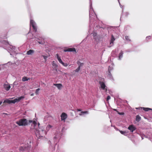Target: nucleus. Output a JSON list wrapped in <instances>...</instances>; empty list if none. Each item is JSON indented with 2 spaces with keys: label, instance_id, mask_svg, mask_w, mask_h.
<instances>
[{
  "label": "nucleus",
  "instance_id": "obj_11",
  "mask_svg": "<svg viewBox=\"0 0 152 152\" xmlns=\"http://www.w3.org/2000/svg\"><path fill=\"white\" fill-rule=\"evenodd\" d=\"M65 52H75L76 50L75 48H69L66 50H64Z\"/></svg>",
  "mask_w": 152,
  "mask_h": 152
},
{
  "label": "nucleus",
  "instance_id": "obj_9",
  "mask_svg": "<svg viewBox=\"0 0 152 152\" xmlns=\"http://www.w3.org/2000/svg\"><path fill=\"white\" fill-rule=\"evenodd\" d=\"M128 129L130 130V131L133 132L134 130H135V127L133 125H130L128 127Z\"/></svg>",
  "mask_w": 152,
  "mask_h": 152
},
{
  "label": "nucleus",
  "instance_id": "obj_18",
  "mask_svg": "<svg viewBox=\"0 0 152 152\" xmlns=\"http://www.w3.org/2000/svg\"><path fill=\"white\" fill-rule=\"evenodd\" d=\"M29 79V78H28L26 77H23L22 79V80L23 81H27Z\"/></svg>",
  "mask_w": 152,
  "mask_h": 152
},
{
  "label": "nucleus",
  "instance_id": "obj_7",
  "mask_svg": "<svg viewBox=\"0 0 152 152\" xmlns=\"http://www.w3.org/2000/svg\"><path fill=\"white\" fill-rule=\"evenodd\" d=\"M77 63L79 66L75 70V72H78L80 69V66L83 65V64L80 63L79 61H77Z\"/></svg>",
  "mask_w": 152,
  "mask_h": 152
},
{
  "label": "nucleus",
  "instance_id": "obj_28",
  "mask_svg": "<svg viewBox=\"0 0 152 152\" xmlns=\"http://www.w3.org/2000/svg\"><path fill=\"white\" fill-rule=\"evenodd\" d=\"M43 57L45 59V60H46L47 58V57L46 56H43Z\"/></svg>",
  "mask_w": 152,
  "mask_h": 152
},
{
  "label": "nucleus",
  "instance_id": "obj_10",
  "mask_svg": "<svg viewBox=\"0 0 152 152\" xmlns=\"http://www.w3.org/2000/svg\"><path fill=\"white\" fill-rule=\"evenodd\" d=\"M100 84V85L101 88L104 90H107V89L105 88V84L103 82H100L99 83Z\"/></svg>",
  "mask_w": 152,
  "mask_h": 152
},
{
  "label": "nucleus",
  "instance_id": "obj_1",
  "mask_svg": "<svg viewBox=\"0 0 152 152\" xmlns=\"http://www.w3.org/2000/svg\"><path fill=\"white\" fill-rule=\"evenodd\" d=\"M39 123H37L36 121H33L31 124V128L35 129V132L37 135H38L39 137H42L46 134V132L44 131V129L43 127L39 128Z\"/></svg>",
  "mask_w": 152,
  "mask_h": 152
},
{
  "label": "nucleus",
  "instance_id": "obj_16",
  "mask_svg": "<svg viewBox=\"0 0 152 152\" xmlns=\"http://www.w3.org/2000/svg\"><path fill=\"white\" fill-rule=\"evenodd\" d=\"M52 126L51 125H48L46 128V130L47 131H48L49 129L52 128Z\"/></svg>",
  "mask_w": 152,
  "mask_h": 152
},
{
  "label": "nucleus",
  "instance_id": "obj_34",
  "mask_svg": "<svg viewBox=\"0 0 152 152\" xmlns=\"http://www.w3.org/2000/svg\"><path fill=\"white\" fill-rule=\"evenodd\" d=\"M136 109H139V108H136Z\"/></svg>",
  "mask_w": 152,
  "mask_h": 152
},
{
  "label": "nucleus",
  "instance_id": "obj_13",
  "mask_svg": "<svg viewBox=\"0 0 152 152\" xmlns=\"http://www.w3.org/2000/svg\"><path fill=\"white\" fill-rule=\"evenodd\" d=\"M54 85L56 86L59 89H61L62 86V84H54Z\"/></svg>",
  "mask_w": 152,
  "mask_h": 152
},
{
  "label": "nucleus",
  "instance_id": "obj_12",
  "mask_svg": "<svg viewBox=\"0 0 152 152\" xmlns=\"http://www.w3.org/2000/svg\"><path fill=\"white\" fill-rule=\"evenodd\" d=\"M34 51L32 50H30L27 52L26 54L28 55H32L34 53Z\"/></svg>",
  "mask_w": 152,
  "mask_h": 152
},
{
  "label": "nucleus",
  "instance_id": "obj_5",
  "mask_svg": "<svg viewBox=\"0 0 152 152\" xmlns=\"http://www.w3.org/2000/svg\"><path fill=\"white\" fill-rule=\"evenodd\" d=\"M30 25H31L33 27L34 29L36 31L37 29L36 27V24L35 22L32 20H30Z\"/></svg>",
  "mask_w": 152,
  "mask_h": 152
},
{
  "label": "nucleus",
  "instance_id": "obj_30",
  "mask_svg": "<svg viewBox=\"0 0 152 152\" xmlns=\"http://www.w3.org/2000/svg\"><path fill=\"white\" fill-rule=\"evenodd\" d=\"M118 114L120 115H123V114L124 113H119Z\"/></svg>",
  "mask_w": 152,
  "mask_h": 152
},
{
  "label": "nucleus",
  "instance_id": "obj_15",
  "mask_svg": "<svg viewBox=\"0 0 152 152\" xmlns=\"http://www.w3.org/2000/svg\"><path fill=\"white\" fill-rule=\"evenodd\" d=\"M141 108L143 109L144 110L146 111H147L149 110H152V109L151 108H149L141 107Z\"/></svg>",
  "mask_w": 152,
  "mask_h": 152
},
{
  "label": "nucleus",
  "instance_id": "obj_19",
  "mask_svg": "<svg viewBox=\"0 0 152 152\" xmlns=\"http://www.w3.org/2000/svg\"><path fill=\"white\" fill-rule=\"evenodd\" d=\"M141 119L139 115H137L136 116V120L138 121H139Z\"/></svg>",
  "mask_w": 152,
  "mask_h": 152
},
{
  "label": "nucleus",
  "instance_id": "obj_29",
  "mask_svg": "<svg viewBox=\"0 0 152 152\" xmlns=\"http://www.w3.org/2000/svg\"><path fill=\"white\" fill-rule=\"evenodd\" d=\"M150 37V36H148L146 37V39L148 40Z\"/></svg>",
  "mask_w": 152,
  "mask_h": 152
},
{
  "label": "nucleus",
  "instance_id": "obj_2",
  "mask_svg": "<svg viewBox=\"0 0 152 152\" xmlns=\"http://www.w3.org/2000/svg\"><path fill=\"white\" fill-rule=\"evenodd\" d=\"M32 122V121H28L26 119H24L20 120L16 122V123L19 126H26L28 125L29 123Z\"/></svg>",
  "mask_w": 152,
  "mask_h": 152
},
{
  "label": "nucleus",
  "instance_id": "obj_23",
  "mask_svg": "<svg viewBox=\"0 0 152 152\" xmlns=\"http://www.w3.org/2000/svg\"><path fill=\"white\" fill-rule=\"evenodd\" d=\"M39 90L40 89L39 88H38L36 89L35 92L36 94L37 95L38 94Z\"/></svg>",
  "mask_w": 152,
  "mask_h": 152
},
{
  "label": "nucleus",
  "instance_id": "obj_27",
  "mask_svg": "<svg viewBox=\"0 0 152 152\" xmlns=\"http://www.w3.org/2000/svg\"><path fill=\"white\" fill-rule=\"evenodd\" d=\"M110 99V97L109 96H107V101H108Z\"/></svg>",
  "mask_w": 152,
  "mask_h": 152
},
{
  "label": "nucleus",
  "instance_id": "obj_4",
  "mask_svg": "<svg viewBox=\"0 0 152 152\" xmlns=\"http://www.w3.org/2000/svg\"><path fill=\"white\" fill-rule=\"evenodd\" d=\"M56 56L59 62L61 64L64 66L65 67H66L68 66V64L67 63H64V62L62 61L61 58V57L59 56V55L58 54H57Z\"/></svg>",
  "mask_w": 152,
  "mask_h": 152
},
{
  "label": "nucleus",
  "instance_id": "obj_31",
  "mask_svg": "<svg viewBox=\"0 0 152 152\" xmlns=\"http://www.w3.org/2000/svg\"><path fill=\"white\" fill-rule=\"evenodd\" d=\"M34 95V94H31V96H33Z\"/></svg>",
  "mask_w": 152,
  "mask_h": 152
},
{
  "label": "nucleus",
  "instance_id": "obj_26",
  "mask_svg": "<svg viewBox=\"0 0 152 152\" xmlns=\"http://www.w3.org/2000/svg\"><path fill=\"white\" fill-rule=\"evenodd\" d=\"M38 42L40 44H42L44 43V42L42 41L41 42L38 41Z\"/></svg>",
  "mask_w": 152,
  "mask_h": 152
},
{
  "label": "nucleus",
  "instance_id": "obj_6",
  "mask_svg": "<svg viewBox=\"0 0 152 152\" xmlns=\"http://www.w3.org/2000/svg\"><path fill=\"white\" fill-rule=\"evenodd\" d=\"M61 120L62 121H65L67 117V115L65 113H62L61 115Z\"/></svg>",
  "mask_w": 152,
  "mask_h": 152
},
{
  "label": "nucleus",
  "instance_id": "obj_32",
  "mask_svg": "<svg viewBox=\"0 0 152 152\" xmlns=\"http://www.w3.org/2000/svg\"><path fill=\"white\" fill-rule=\"evenodd\" d=\"M2 102V101H0V105L1 104Z\"/></svg>",
  "mask_w": 152,
  "mask_h": 152
},
{
  "label": "nucleus",
  "instance_id": "obj_33",
  "mask_svg": "<svg viewBox=\"0 0 152 152\" xmlns=\"http://www.w3.org/2000/svg\"><path fill=\"white\" fill-rule=\"evenodd\" d=\"M77 110L79 111H80V109H78Z\"/></svg>",
  "mask_w": 152,
  "mask_h": 152
},
{
  "label": "nucleus",
  "instance_id": "obj_20",
  "mask_svg": "<svg viewBox=\"0 0 152 152\" xmlns=\"http://www.w3.org/2000/svg\"><path fill=\"white\" fill-rule=\"evenodd\" d=\"M120 132L123 134H124V135H125V134H127L128 133V132H127L126 131H119Z\"/></svg>",
  "mask_w": 152,
  "mask_h": 152
},
{
  "label": "nucleus",
  "instance_id": "obj_25",
  "mask_svg": "<svg viewBox=\"0 0 152 152\" xmlns=\"http://www.w3.org/2000/svg\"><path fill=\"white\" fill-rule=\"evenodd\" d=\"M125 38V39L126 40H128V41L130 40L129 37L128 36H126Z\"/></svg>",
  "mask_w": 152,
  "mask_h": 152
},
{
  "label": "nucleus",
  "instance_id": "obj_21",
  "mask_svg": "<svg viewBox=\"0 0 152 152\" xmlns=\"http://www.w3.org/2000/svg\"><path fill=\"white\" fill-rule=\"evenodd\" d=\"M115 38H114V37L112 36V37H111V42H110V44H113V42L115 40Z\"/></svg>",
  "mask_w": 152,
  "mask_h": 152
},
{
  "label": "nucleus",
  "instance_id": "obj_3",
  "mask_svg": "<svg viewBox=\"0 0 152 152\" xmlns=\"http://www.w3.org/2000/svg\"><path fill=\"white\" fill-rule=\"evenodd\" d=\"M24 98V97L22 96L20 97H19L18 98H16L14 100H10V99H7L4 101V103H7L9 104H10L11 103L14 104L16 102H19L20 100L23 99Z\"/></svg>",
  "mask_w": 152,
  "mask_h": 152
},
{
  "label": "nucleus",
  "instance_id": "obj_17",
  "mask_svg": "<svg viewBox=\"0 0 152 152\" xmlns=\"http://www.w3.org/2000/svg\"><path fill=\"white\" fill-rule=\"evenodd\" d=\"M52 65L54 69L56 68L57 66V65L55 63V62L54 61L52 62Z\"/></svg>",
  "mask_w": 152,
  "mask_h": 152
},
{
  "label": "nucleus",
  "instance_id": "obj_8",
  "mask_svg": "<svg viewBox=\"0 0 152 152\" xmlns=\"http://www.w3.org/2000/svg\"><path fill=\"white\" fill-rule=\"evenodd\" d=\"M4 88L7 91L9 90L11 87L10 84L8 83L4 84Z\"/></svg>",
  "mask_w": 152,
  "mask_h": 152
},
{
  "label": "nucleus",
  "instance_id": "obj_24",
  "mask_svg": "<svg viewBox=\"0 0 152 152\" xmlns=\"http://www.w3.org/2000/svg\"><path fill=\"white\" fill-rule=\"evenodd\" d=\"M11 49L12 48L13 49H12V50L11 51H15V47H13V46H10V48Z\"/></svg>",
  "mask_w": 152,
  "mask_h": 152
},
{
  "label": "nucleus",
  "instance_id": "obj_14",
  "mask_svg": "<svg viewBox=\"0 0 152 152\" xmlns=\"http://www.w3.org/2000/svg\"><path fill=\"white\" fill-rule=\"evenodd\" d=\"M88 111H82L79 114L80 115H82L85 114H88Z\"/></svg>",
  "mask_w": 152,
  "mask_h": 152
},
{
  "label": "nucleus",
  "instance_id": "obj_22",
  "mask_svg": "<svg viewBox=\"0 0 152 152\" xmlns=\"http://www.w3.org/2000/svg\"><path fill=\"white\" fill-rule=\"evenodd\" d=\"M123 53L122 52H121L119 54V59H121L123 57Z\"/></svg>",
  "mask_w": 152,
  "mask_h": 152
}]
</instances>
